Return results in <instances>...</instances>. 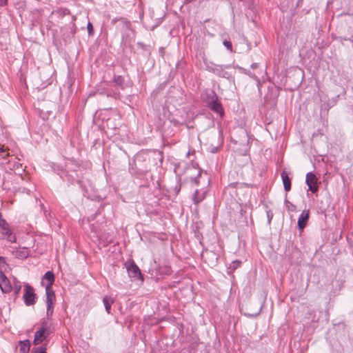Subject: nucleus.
<instances>
[{"instance_id":"obj_18","label":"nucleus","mask_w":353,"mask_h":353,"mask_svg":"<svg viewBox=\"0 0 353 353\" xmlns=\"http://www.w3.org/2000/svg\"><path fill=\"white\" fill-rule=\"evenodd\" d=\"M223 45L230 50H232V46L230 41H224Z\"/></svg>"},{"instance_id":"obj_1","label":"nucleus","mask_w":353,"mask_h":353,"mask_svg":"<svg viewBox=\"0 0 353 353\" xmlns=\"http://www.w3.org/2000/svg\"><path fill=\"white\" fill-rule=\"evenodd\" d=\"M50 332L48 323L47 321L42 322L40 328L35 332L33 341L34 345H37L43 343Z\"/></svg>"},{"instance_id":"obj_11","label":"nucleus","mask_w":353,"mask_h":353,"mask_svg":"<svg viewBox=\"0 0 353 353\" xmlns=\"http://www.w3.org/2000/svg\"><path fill=\"white\" fill-rule=\"evenodd\" d=\"M30 350L29 341L19 342V350L21 353H28Z\"/></svg>"},{"instance_id":"obj_23","label":"nucleus","mask_w":353,"mask_h":353,"mask_svg":"<svg viewBox=\"0 0 353 353\" xmlns=\"http://www.w3.org/2000/svg\"><path fill=\"white\" fill-rule=\"evenodd\" d=\"M6 262H5V259L2 256H0V265L4 264Z\"/></svg>"},{"instance_id":"obj_8","label":"nucleus","mask_w":353,"mask_h":353,"mask_svg":"<svg viewBox=\"0 0 353 353\" xmlns=\"http://www.w3.org/2000/svg\"><path fill=\"white\" fill-rule=\"evenodd\" d=\"M281 178L284 185L285 190L288 192L291 188V181L286 171H283L281 173Z\"/></svg>"},{"instance_id":"obj_15","label":"nucleus","mask_w":353,"mask_h":353,"mask_svg":"<svg viewBox=\"0 0 353 353\" xmlns=\"http://www.w3.org/2000/svg\"><path fill=\"white\" fill-rule=\"evenodd\" d=\"M8 150L9 149L5 148L4 145H0V157L3 159L8 157L9 156Z\"/></svg>"},{"instance_id":"obj_12","label":"nucleus","mask_w":353,"mask_h":353,"mask_svg":"<svg viewBox=\"0 0 353 353\" xmlns=\"http://www.w3.org/2000/svg\"><path fill=\"white\" fill-rule=\"evenodd\" d=\"M29 254V251L27 248H21L19 250L16 251L15 256L19 259H25Z\"/></svg>"},{"instance_id":"obj_5","label":"nucleus","mask_w":353,"mask_h":353,"mask_svg":"<svg viewBox=\"0 0 353 353\" xmlns=\"http://www.w3.org/2000/svg\"><path fill=\"white\" fill-rule=\"evenodd\" d=\"M46 303H47V314L48 316L52 314V309L55 301V295L51 290L46 289Z\"/></svg>"},{"instance_id":"obj_6","label":"nucleus","mask_w":353,"mask_h":353,"mask_svg":"<svg viewBox=\"0 0 353 353\" xmlns=\"http://www.w3.org/2000/svg\"><path fill=\"white\" fill-rule=\"evenodd\" d=\"M0 288L3 293H9L12 290L9 280L1 271H0Z\"/></svg>"},{"instance_id":"obj_16","label":"nucleus","mask_w":353,"mask_h":353,"mask_svg":"<svg viewBox=\"0 0 353 353\" xmlns=\"http://www.w3.org/2000/svg\"><path fill=\"white\" fill-rule=\"evenodd\" d=\"M3 230H5V234L7 235V239L8 241L13 242L15 240L14 236L12 234V232L8 228V227L3 228Z\"/></svg>"},{"instance_id":"obj_22","label":"nucleus","mask_w":353,"mask_h":353,"mask_svg":"<svg viewBox=\"0 0 353 353\" xmlns=\"http://www.w3.org/2000/svg\"><path fill=\"white\" fill-rule=\"evenodd\" d=\"M8 0H0V6H3L7 4Z\"/></svg>"},{"instance_id":"obj_2","label":"nucleus","mask_w":353,"mask_h":353,"mask_svg":"<svg viewBox=\"0 0 353 353\" xmlns=\"http://www.w3.org/2000/svg\"><path fill=\"white\" fill-rule=\"evenodd\" d=\"M125 267L127 269L128 274L130 277L141 281L143 280L139 268L137 265L133 260H128L125 263Z\"/></svg>"},{"instance_id":"obj_14","label":"nucleus","mask_w":353,"mask_h":353,"mask_svg":"<svg viewBox=\"0 0 353 353\" xmlns=\"http://www.w3.org/2000/svg\"><path fill=\"white\" fill-rule=\"evenodd\" d=\"M204 194L200 193L198 190H196L194 195V201L195 203H198L204 199Z\"/></svg>"},{"instance_id":"obj_17","label":"nucleus","mask_w":353,"mask_h":353,"mask_svg":"<svg viewBox=\"0 0 353 353\" xmlns=\"http://www.w3.org/2000/svg\"><path fill=\"white\" fill-rule=\"evenodd\" d=\"M46 345H43L40 347L33 349V353H47Z\"/></svg>"},{"instance_id":"obj_10","label":"nucleus","mask_w":353,"mask_h":353,"mask_svg":"<svg viewBox=\"0 0 353 353\" xmlns=\"http://www.w3.org/2000/svg\"><path fill=\"white\" fill-rule=\"evenodd\" d=\"M103 302L105 305V310L107 311L108 313H110V310L111 309V306L114 302V300L111 297L106 296L103 297Z\"/></svg>"},{"instance_id":"obj_4","label":"nucleus","mask_w":353,"mask_h":353,"mask_svg":"<svg viewBox=\"0 0 353 353\" xmlns=\"http://www.w3.org/2000/svg\"><path fill=\"white\" fill-rule=\"evenodd\" d=\"M306 183L308 185L309 190L313 193L317 192L318 190V185H317V178L312 172H309L306 174Z\"/></svg>"},{"instance_id":"obj_24","label":"nucleus","mask_w":353,"mask_h":353,"mask_svg":"<svg viewBox=\"0 0 353 353\" xmlns=\"http://www.w3.org/2000/svg\"><path fill=\"white\" fill-rule=\"evenodd\" d=\"M234 264H236V265H239V262L234 261Z\"/></svg>"},{"instance_id":"obj_9","label":"nucleus","mask_w":353,"mask_h":353,"mask_svg":"<svg viewBox=\"0 0 353 353\" xmlns=\"http://www.w3.org/2000/svg\"><path fill=\"white\" fill-rule=\"evenodd\" d=\"M43 280L47 281L48 283L46 286V290L49 289L51 290V285L54 283V276L52 272H47L45 275L43 276Z\"/></svg>"},{"instance_id":"obj_21","label":"nucleus","mask_w":353,"mask_h":353,"mask_svg":"<svg viewBox=\"0 0 353 353\" xmlns=\"http://www.w3.org/2000/svg\"><path fill=\"white\" fill-rule=\"evenodd\" d=\"M88 30L89 34H92V33L93 28H92V25L91 23H88Z\"/></svg>"},{"instance_id":"obj_13","label":"nucleus","mask_w":353,"mask_h":353,"mask_svg":"<svg viewBox=\"0 0 353 353\" xmlns=\"http://www.w3.org/2000/svg\"><path fill=\"white\" fill-rule=\"evenodd\" d=\"M212 110L216 112L217 113L222 114H223V108L221 105L219 103L214 102L211 105Z\"/></svg>"},{"instance_id":"obj_7","label":"nucleus","mask_w":353,"mask_h":353,"mask_svg":"<svg viewBox=\"0 0 353 353\" xmlns=\"http://www.w3.org/2000/svg\"><path fill=\"white\" fill-rule=\"evenodd\" d=\"M310 217V210H303L298 220V226L301 230H303L306 226Z\"/></svg>"},{"instance_id":"obj_3","label":"nucleus","mask_w":353,"mask_h":353,"mask_svg":"<svg viewBox=\"0 0 353 353\" xmlns=\"http://www.w3.org/2000/svg\"><path fill=\"white\" fill-rule=\"evenodd\" d=\"M23 299L27 305H33L35 302L36 294L34 290L29 285H26L24 289Z\"/></svg>"},{"instance_id":"obj_20","label":"nucleus","mask_w":353,"mask_h":353,"mask_svg":"<svg viewBox=\"0 0 353 353\" xmlns=\"http://www.w3.org/2000/svg\"><path fill=\"white\" fill-rule=\"evenodd\" d=\"M0 225L2 227V228L3 229V228L5 227H8V223L6 222L5 220L2 219V220H0Z\"/></svg>"},{"instance_id":"obj_19","label":"nucleus","mask_w":353,"mask_h":353,"mask_svg":"<svg viewBox=\"0 0 353 353\" xmlns=\"http://www.w3.org/2000/svg\"><path fill=\"white\" fill-rule=\"evenodd\" d=\"M13 290H14L15 294H18L21 290V285H15Z\"/></svg>"}]
</instances>
